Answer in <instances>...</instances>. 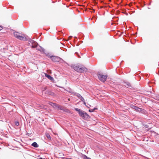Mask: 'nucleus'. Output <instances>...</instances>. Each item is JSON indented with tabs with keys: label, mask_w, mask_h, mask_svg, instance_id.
I'll use <instances>...</instances> for the list:
<instances>
[{
	"label": "nucleus",
	"mask_w": 159,
	"mask_h": 159,
	"mask_svg": "<svg viewBox=\"0 0 159 159\" xmlns=\"http://www.w3.org/2000/svg\"><path fill=\"white\" fill-rule=\"evenodd\" d=\"M71 67L74 70L80 73L86 72L87 70L86 68L84 67H80L79 66L77 65H73L71 66Z\"/></svg>",
	"instance_id": "obj_1"
},
{
	"label": "nucleus",
	"mask_w": 159,
	"mask_h": 159,
	"mask_svg": "<svg viewBox=\"0 0 159 159\" xmlns=\"http://www.w3.org/2000/svg\"><path fill=\"white\" fill-rule=\"evenodd\" d=\"M98 76L99 79L103 82L106 81L107 77V75H103L100 72L98 73Z\"/></svg>",
	"instance_id": "obj_2"
},
{
	"label": "nucleus",
	"mask_w": 159,
	"mask_h": 159,
	"mask_svg": "<svg viewBox=\"0 0 159 159\" xmlns=\"http://www.w3.org/2000/svg\"><path fill=\"white\" fill-rule=\"evenodd\" d=\"M51 57V59L54 62H59L63 61V60L58 56H52Z\"/></svg>",
	"instance_id": "obj_3"
},
{
	"label": "nucleus",
	"mask_w": 159,
	"mask_h": 159,
	"mask_svg": "<svg viewBox=\"0 0 159 159\" xmlns=\"http://www.w3.org/2000/svg\"><path fill=\"white\" fill-rule=\"evenodd\" d=\"M80 115L84 119H88L90 118L89 116L86 112L83 111L80 113Z\"/></svg>",
	"instance_id": "obj_4"
},
{
	"label": "nucleus",
	"mask_w": 159,
	"mask_h": 159,
	"mask_svg": "<svg viewBox=\"0 0 159 159\" xmlns=\"http://www.w3.org/2000/svg\"><path fill=\"white\" fill-rule=\"evenodd\" d=\"M49 104L53 107L54 108H57L58 109L60 110H63L62 107L60 105H59L57 104L54 103L52 102H50Z\"/></svg>",
	"instance_id": "obj_5"
},
{
	"label": "nucleus",
	"mask_w": 159,
	"mask_h": 159,
	"mask_svg": "<svg viewBox=\"0 0 159 159\" xmlns=\"http://www.w3.org/2000/svg\"><path fill=\"white\" fill-rule=\"evenodd\" d=\"M29 41L31 43V44H30V43L29 44L30 46H31L32 48H34L37 47L38 44L36 41L31 39H30Z\"/></svg>",
	"instance_id": "obj_6"
},
{
	"label": "nucleus",
	"mask_w": 159,
	"mask_h": 159,
	"mask_svg": "<svg viewBox=\"0 0 159 159\" xmlns=\"http://www.w3.org/2000/svg\"><path fill=\"white\" fill-rule=\"evenodd\" d=\"M73 96H76L77 98H78L80 99H84L83 98L82 96L79 93L75 92V93H73Z\"/></svg>",
	"instance_id": "obj_7"
},
{
	"label": "nucleus",
	"mask_w": 159,
	"mask_h": 159,
	"mask_svg": "<svg viewBox=\"0 0 159 159\" xmlns=\"http://www.w3.org/2000/svg\"><path fill=\"white\" fill-rule=\"evenodd\" d=\"M45 75L48 79L50 80H51L53 81L54 80V78H53V77H52L51 76H50V75L48 74L45 73Z\"/></svg>",
	"instance_id": "obj_8"
},
{
	"label": "nucleus",
	"mask_w": 159,
	"mask_h": 159,
	"mask_svg": "<svg viewBox=\"0 0 159 159\" xmlns=\"http://www.w3.org/2000/svg\"><path fill=\"white\" fill-rule=\"evenodd\" d=\"M17 39L23 41H25L27 40L25 36L19 35Z\"/></svg>",
	"instance_id": "obj_9"
},
{
	"label": "nucleus",
	"mask_w": 159,
	"mask_h": 159,
	"mask_svg": "<svg viewBox=\"0 0 159 159\" xmlns=\"http://www.w3.org/2000/svg\"><path fill=\"white\" fill-rule=\"evenodd\" d=\"M44 93L46 94H48L49 95H54V93L52 92L49 90H47L46 91L44 92Z\"/></svg>",
	"instance_id": "obj_10"
},
{
	"label": "nucleus",
	"mask_w": 159,
	"mask_h": 159,
	"mask_svg": "<svg viewBox=\"0 0 159 159\" xmlns=\"http://www.w3.org/2000/svg\"><path fill=\"white\" fill-rule=\"evenodd\" d=\"M132 107L135 110L137 111H140L142 110L141 108H139L134 106H132Z\"/></svg>",
	"instance_id": "obj_11"
},
{
	"label": "nucleus",
	"mask_w": 159,
	"mask_h": 159,
	"mask_svg": "<svg viewBox=\"0 0 159 159\" xmlns=\"http://www.w3.org/2000/svg\"><path fill=\"white\" fill-rule=\"evenodd\" d=\"M14 34L15 37L17 39L18 38V37H19V36L20 35V34L16 32H14Z\"/></svg>",
	"instance_id": "obj_12"
},
{
	"label": "nucleus",
	"mask_w": 159,
	"mask_h": 159,
	"mask_svg": "<svg viewBox=\"0 0 159 159\" xmlns=\"http://www.w3.org/2000/svg\"><path fill=\"white\" fill-rule=\"evenodd\" d=\"M47 87L45 86H43L42 89V93H44L46 91V90H47Z\"/></svg>",
	"instance_id": "obj_13"
},
{
	"label": "nucleus",
	"mask_w": 159,
	"mask_h": 159,
	"mask_svg": "<svg viewBox=\"0 0 159 159\" xmlns=\"http://www.w3.org/2000/svg\"><path fill=\"white\" fill-rule=\"evenodd\" d=\"M31 145L35 148H37L38 147L37 143L35 142H34Z\"/></svg>",
	"instance_id": "obj_14"
},
{
	"label": "nucleus",
	"mask_w": 159,
	"mask_h": 159,
	"mask_svg": "<svg viewBox=\"0 0 159 159\" xmlns=\"http://www.w3.org/2000/svg\"><path fill=\"white\" fill-rule=\"evenodd\" d=\"M39 51H40L41 52H43L44 53L45 52V49H44L43 48H42V47H40V49H39Z\"/></svg>",
	"instance_id": "obj_15"
},
{
	"label": "nucleus",
	"mask_w": 159,
	"mask_h": 159,
	"mask_svg": "<svg viewBox=\"0 0 159 159\" xmlns=\"http://www.w3.org/2000/svg\"><path fill=\"white\" fill-rule=\"evenodd\" d=\"M68 92H69V93H71V94L73 95V93H75V92H74L73 90H72V89H69V90L67 91Z\"/></svg>",
	"instance_id": "obj_16"
},
{
	"label": "nucleus",
	"mask_w": 159,
	"mask_h": 159,
	"mask_svg": "<svg viewBox=\"0 0 159 159\" xmlns=\"http://www.w3.org/2000/svg\"><path fill=\"white\" fill-rule=\"evenodd\" d=\"M125 84L126 85L125 86L127 87H131V85H130V84L129 82H125Z\"/></svg>",
	"instance_id": "obj_17"
},
{
	"label": "nucleus",
	"mask_w": 159,
	"mask_h": 159,
	"mask_svg": "<svg viewBox=\"0 0 159 159\" xmlns=\"http://www.w3.org/2000/svg\"><path fill=\"white\" fill-rule=\"evenodd\" d=\"M75 110L76 111H78V112L79 114V115H80V112H82V111H81L80 109H79L78 108H75Z\"/></svg>",
	"instance_id": "obj_18"
},
{
	"label": "nucleus",
	"mask_w": 159,
	"mask_h": 159,
	"mask_svg": "<svg viewBox=\"0 0 159 159\" xmlns=\"http://www.w3.org/2000/svg\"><path fill=\"white\" fill-rule=\"evenodd\" d=\"M46 136L47 138L49 139H51V137L50 135L48 134H46Z\"/></svg>",
	"instance_id": "obj_19"
},
{
	"label": "nucleus",
	"mask_w": 159,
	"mask_h": 159,
	"mask_svg": "<svg viewBox=\"0 0 159 159\" xmlns=\"http://www.w3.org/2000/svg\"><path fill=\"white\" fill-rule=\"evenodd\" d=\"M15 124L17 126H18L19 125V123L18 121H16L15 122Z\"/></svg>",
	"instance_id": "obj_20"
},
{
	"label": "nucleus",
	"mask_w": 159,
	"mask_h": 159,
	"mask_svg": "<svg viewBox=\"0 0 159 159\" xmlns=\"http://www.w3.org/2000/svg\"><path fill=\"white\" fill-rule=\"evenodd\" d=\"M85 159H91L87 157L86 155H84Z\"/></svg>",
	"instance_id": "obj_21"
},
{
	"label": "nucleus",
	"mask_w": 159,
	"mask_h": 159,
	"mask_svg": "<svg viewBox=\"0 0 159 159\" xmlns=\"http://www.w3.org/2000/svg\"><path fill=\"white\" fill-rule=\"evenodd\" d=\"M89 111L90 112H93L94 111V109H89Z\"/></svg>",
	"instance_id": "obj_22"
},
{
	"label": "nucleus",
	"mask_w": 159,
	"mask_h": 159,
	"mask_svg": "<svg viewBox=\"0 0 159 159\" xmlns=\"http://www.w3.org/2000/svg\"><path fill=\"white\" fill-rule=\"evenodd\" d=\"M46 56H47L48 57H49V58H51V57L52 56H50V55H48V54H46Z\"/></svg>",
	"instance_id": "obj_23"
},
{
	"label": "nucleus",
	"mask_w": 159,
	"mask_h": 159,
	"mask_svg": "<svg viewBox=\"0 0 159 159\" xmlns=\"http://www.w3.org/2000/svg\"><path fill=\"white\" fill-rule=\"evenodd\" d=\"M40 47H41L40 46H39V47H38L37 48V50H39V49H40Z\"/></svg>",
	"instance_id": "obj_24"
},
{
	"label": "nucleus",
	"mask_w": 159,
	"mask_h": 159,
	"mask_svg": "<svg viewBox=\"0 0 159 159\" xmlns=\"http://www.w3.org/2000/svg\"><path fill=\"white\" fill-rule=\"evenodd\" d=\"M92 12H95V10L94 9L92 10Z\"/></svg>",
	"instance_id": "obj_25"
},
{
	"label": "nucleus",
	"mask_w": 159,
	"mask_h": 159,
	"mask_svg": "<svg viewBox=\"0 0 159 159\" xmlns=\"http://www.w3.org/2000/svg\"><path fill=\"white\" fill-rule=\"evenodd\" d=\"M2 27L0 26V30L2 29Z\"/></svg>",
	"instance_id": "obj_26"
},
{
	"label": "nucleus",
	"mask_w": 159,
	"mask_h": 159,
	"mask_svg": "<svg viewBox=\"0 0 159 159\" xmlns=\"http://www.w3.org/2000/svg\"><path fill=\"white\" fill-rule=\"evenodd\" d=\"M97 109H98L97 108H94L93 109H94V110H97Z\"/></svg>",
	"instance_id": "obj_27"
},
{
	"label": "nucleus",
	"mask_w": 159,
	"mask_h": 159,
	"mask_svg": "<svg viewBox=\"0 0 159 159\" xmlns=\"http://www.w3.org/2000/svg\"><path fill=\"white\" fill-rule=\"evenodd\" d=\"M39 159H45V158H42V157H40V158H39Z\"/></svg>",
	"instance_id": "obj_28"
},
{
	"label": "nucleus",
	"mask_w": 159,
	"mask_h": 159,
	"mask_svg": "<svg viewBox=\"0 0 159 159\" xmlns=\"http://www.w3.org/2000/svg\"><path fill=\"white\" fill-rule=\"evenodd\" d=\"M84 102V104L85 105H86V103H85V102Z\"/></svg>",
	"instance_id": "obj_29"
},
{
	"label": "nucleus",
	"mask_w": 159,
	"mask_h": 159,
	"mask_svg": "<svg viewBox=\"0 0 159 159\" xmlns=\"http://www.w3.org/2000/svg\"><path fill=\"white\" fill-rule=\"evenodd\" d=\"M67 159H72V158H67Z\"/></svg>",
	"instance_id": "obj_30"
},
{
	"label": "nucleus",
	"mask_w": 159,
	"mask_h": 159,
	"mask_svg": "<svg viewBox=\"0 0 159 159\" xmlns=\"http://www.w3.org/2000/svg\"><path fill=\"white\" fill-rule=\"evenodd\" d=\"M155 99H157V100H158L159 99H155V98H154Z\"/></svg>",
	"instance_id": "obj_31"
}]
</instances>
